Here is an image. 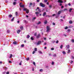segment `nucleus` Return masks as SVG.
Segmentation results:
<instances>
[{
	"label": "nucleus",
	"mask_w": 74,
	"mask_h": 74,
	"mask_svg": "<svg viewBox=\"0 0 74 74\" xmlns=\"http://www.w3.org/2000/svg\"><path fill=\"white\" fill-rule=\"evenodd\" d=\"M51 64H52V65L54 64V62H52L51 63Z\"/></svg>",
	"instance_id": "45"
},
{
	"label": "nucleus",
	"mask_w": 74,
	"mask_h": 74,
	"mask_svg": "<svg viewBox=\"0 0 74 74\" xmlns=\"http://www.w3.org/2000/svg\"><path fill=\"white\" fill-rule=\"evenodd\" d=\"M68 5L69 6H70V5H71V4L69 3Z\"/></svg>",
	"instance_id": "57"
},
{
	"label": "nucleus",
	"mask_w": 74,
	"mask_h": 74,
	"mask_svg": "<svg viewBox=\"0 0 74 74\" xmlns=\"http://www.w3.org/2000/svg\"><path fill=\"white\" fill-rule=\"evenodd\" d=\"M59 42V41H58V40H57V41H56V43L57 44V43H58Z\"/></svg>",
	"instance_id": "52"
},
{
	"label": "nucleus",
	"mask_w": 74,
	"mask_h": 74,
	"mask_svg": "<svg viewBox=\"0 0 74 74\" xmlns=\"http://www.w3.org/2000/svg\"><path fill=\"white\" fill-rule=\"evenodd\" d=\"M15 18L13 17L12 19H11V21L12 22V21H14V18Z\"/></svg>",
	"instance_id": "17"
},
{
	"label": "nucleus",
	"mask_w": 74,
	"mask_h": 74,
	"mask_svg": "<svg viewBox=\"0 0 74 74\" xmlns=\"http://www.w3.org/2000/svg\"><path fill=\"white\" fill-rule=\"evenodd\" d=\"M47 32H49L51 30V28L47 26Z\"/></svg>",
	"instance_id": "1"
},
{
	"label": "nucleus",
	"mask_w": 74,
	"mask_h": 74,
	"mask_svg": "<svg viewBox=\"0 0 74 74\" xmlns=\"http://www.w3.org/2000/svg\"><path fill=\"white\" fill-rule=\"evenodd\" d=\"M69 23H70V24H71V23H72L73 22H72V21H69Z\"/></svg>",
	"instance_id": "18"
},
{
	"label": "nucleus",
	"mask_w": 74,
	"mask_h": 74,
	"mask_svg": "<svg viewBox=\"0 0 74 74\" xmlns=\"http://www.w3.org/2000/svg\"><path fill=\"white\" fill-rule=\"evenodd\" d=\"M31 39L32 40H34V38L33 37H31Z\"/></svg>",
	"instance_id": "27"
},
{
	"label": "nucleus",
	"mask_w": 74,
	"mask_h": 74,
	"mask_svg": "<svg viewBox=\"0 0 74 74\" xmlns=\"http://www.w3.org/2000/svg\"><path fill=\"white\" fill-rule=\"evenodd\" d=\"M60 48L61 49H62V48H63V45H61L60 47Z\"/></svg>",
	"instance_id": "38"
},
{
	"label": "nucleus",
	"mask_w": 74,
	"mask_h": 74,
	"mask_svg": "<svg viewBox=\"0 0 74 74\" xmlns=\"http://www.w3.org/2000/svg\"><path fill=\"white\" fill-rule=\"evenodd\" d=\"M67 31H68V32H71V30H70V29H68L67 30Z\"/></svg>",
	"instance_id": "31"
},
{
	"label": "nucleus",
	"mask_w": 74,
	"mask_h": 74,
	"mask_svg": "<svg viewBox=\"0 0 74 74\" xmlns=\"http://www.w3.org/2000/svg\"><path fill=\"white\" fill-rule=\"evenodd\" d=\"M47 21H45L44 22V23H45V24H47Z\"/></svg>",
	"instance_id": "14"
},
{
	"label": "nucleus",
	"mask_w": 74,
	"mask_h": 74,
	"mask_svg": "<svg viewBox=\"0 0 74 74\" xmlns=\"http://www.w3.org/2000/svg\"><path fill=\"white\" fill-rule=\"evenodd\" d=\"M24 5H21V6H20V7H24Z\"/></svg>",
	"instance_id": "40"
},
{
	"label": "nucleus",
	"mask_w": 74,
	"mask_h": 74,
	"mask_svg": "<svg viewBox=\"0 0 74 74\" xmlns=\"http://www.w3.org/2000/svg\"><path fill=\"white\" fill-rule=\"evenodd\" d=\"M29 60V58H27V60Z\"/></svg>",
	"instance_id": "49"
},
{
	"label": "nucleus",
	"mask_w": 74,
	"mask_h": 74,
	"mask_svg": "<svg viewBox=\"0 0 74 74\" xmlns=\"http://www.w3.org/2000/svg\"><path fill=\"white\" fill-rule=\"evenodd\" d=\"M52 5H49V8H52Z\"/></svg>",
	"instance_id": "37"
},
{
	"label": "nucleus",
	"mask_w": 74,
	"mask_h": 74,
	"mask_svg": "<svg viewBox=\"0 0 74 74\" xmlns=\"http://www.w3.org/2000/svg\"><path fill=\"white\" fill-rule=\"evenodd\" d=\"M61 12H62V11H60L58 12V14H60V13H61Z\"/></svg>",
	"instance_id": "16"
},
{
	"label": "nucleus",
	"mask_w": 74,
	"mask_h": 74,
	"mask_svg": "<svg viewBox=\"0 0 74 74\" xmlns=\"http://www.w3.org/2000/svg\"><path fill=\"white\" fill-rule=\"evenodd\" d=\"M44 40H46V38H44Z\"/></svg>",
	"instance_id": "64"
},
{
	"label": "nucleus",
	"mask_w": 74,
	"mask_h": 74,
	"mask_svg": "<svg viewBox=\"0 0 74 74\" xmlns=\"http://www.w3.org/2000/svg\"><path fill=\"white\" fill-rule=\"evenodd\" d=\"M37 9H38V12H41V10H40V9H39V7H38L37 8Z\"/></svg>",
	"instance_id": "7"
},
{
	"label": "nucleus",
	"mask_w": 74,
	"mask_h": 74,
	"mask_svg": "<svg viewBox=\"0 0 74 74\" xmlns=\"http://www.w3.org/2000/svg\"><path fill=\"white\" fill-rule=\"evenodd\" d=\"M63 7H64V6H62L61 7V8H63Z\"/></svg>",
	"instance_id": "63"
},
{
	"label": "nucleus",
	"mask_w": 74,
	"mask_h": 74,
	"mask_svg": "<svg viewBox=\"0 0 74 74\" xmlns=\"http://www.w3.org/2000/svg\"><path fill=\"white\" fill-rule=\"evenodd\" d=\"M52 43H54V42H55V41H52Z\"/></svg>",
	"instance_id": "54"
},
{
	"label": "nucleus",
	"mask_w": 74,
	"mask_h": 74,
	"mask_svg": "<svg viewBox=\"0 0 74 74\" xmlns=\"http://www.w3.org/2000/svg\"><path fill=\"white\" fill-rule=\"evenodd\" d=\"M71 41L72 42H74V39H72L71 40Z\"/></svg>",
	"instance_id": "24"
},
{
	"label": "nucleus",
	"mask_w": 74,
	"mask_h": 74,
	"mask_svg": "<svg viewBox=\"0 0 74 74\" xmlns=\"http://www.w3.org/2000/svg\"><path fill=\"white\" fill-rule=\"evenodd\" d=\"M52 24L53 25H55V23H52Z\"/></svg>",
	"instance_id": "50"
},
{
	"label": "nucleus",
	"mask_w": 74,
	"mask_h": 74,
	"mask_svg": "<svg viewBox=\"0 0 74 74\" xmlns=\"http://www.w3.org/2000/svg\"><path fill=\"white\" fill-rule=\"evenodd\" d=\"M40 37V34H38V36H36L37 38H39Z\"/></svg>",
	"instance_id": "11"
},
{
	"label": "nucleus",
	"mask_w": 74,
	"mask_h": 74,
	"mask_svg": "<svg viewBox=\"0 0 74 74\" xmlns=\"http://www.w3.org/2000/svg\"><path fill=\"white\" fill-rule=\"evenodd\" d=\"M68 29V27H65V29Z\"/></svg>",
	"instance_id": "42"
},
{
	"label": "nucleus",
	"mask_w": 74,
	"mask_h": 74,
	"mask_svg": "<svg viewBox=\"0 0 74 74\" xmlns=\"http://www.w3.org/2000/svg\"><path fill=\"white\" fill-rule=\"evenodd\" d=\"M20 28L21 29V30H23V26H20Z\"/></svg>",
	"instance_id": "6"
},
{
	"label": "nucleus",
	"mask_w": 74,
	"mask_h": 74,
	"mask_svg": "<svg viewBox=\"0 0 74 74\" xmlns=\"http://www.w3.org/2000/svg\"><path fill=\"white\" fill-rule=\"evenodd\" d=\"M48 1V0H44V1L45 3H47V1Z\"/></svg>",
	"instance_id": "29"
},
{
	"label": "nucleus",
	"mask_w": 74,
	"mask_h": 74,
	"mask_svg": "<svg viewBox=\"0 0 74 74\" xmlns=\"http://www.w3.org/2000/svg\"><path fill=\"white\" fill-rule=\"evenodd\" d=\"M39 13L38 12H36L35 14H36V15H37V14H38Z\"/></svg>",
	"instance_id": "34"
},
{
	"label": "nucleus",
	"mask_w": 74,
	"mask_h": 74,
	"mask_svg": "<svg viewBox=\"0 0 74 74\" xmlns=\"http://www.w3.org/2000/svg\"><path fill=\"white\" fill-rule=\"evenodd\" d=\"M9 63H12V62L11 61H9Z\"/></svg>",
	"instance_id": "46"
},
{
	"label": "nucleus",
	"mask_w": 74,
	"mask_h": 74,
	"mask_svg": "<svg viewBox=\"0 0 74 74\" xmlns=\"http://www.w3.org/2000/svg\"><path fill=\"white\" fill-rule=\"evenodd\" d=\"M41 41H38L37 43V44L36 45H39V44H41Z\"/></svg>",
	"instance_id": "5"
},
{
	"label": "nucleus",
	"mask_w": 74,
	"mask_h": 74,
	"mask_svg": "<svg viewBox=\"0 0 74 74\" xmlns=\"http://www.w3.org/2000/svg\"><path fill=\"white\" fill-rule=\"evenodd\" d=\"M67 9H64V11H66V10H67Z\"/></svg>",
	"instance_id": "56"
},
{
	"label": "nucleus",
	"mask_w": 74,
	"mask_h": 74,
	"mask_svg": "<svg viewBox=\"0 0 74 74\" xmlns=\"http://www.w3.org/2000/svg\"><path fill=\"white\" fill-rule=\"evenodd\" d=\"M9 73L10 72H6V74H9Z\"/></svg>",
	"instance_id": "51"
},
{
	"label": "nucleus",
	"mask_w": 74,
	"mask_h": 74,
	"mask_svg": "<svg viewBox=\"0 0 74 74\" xmlns=\"http://www.w3.org/2000/svg\"><path fill=\"white\" fill-rule=\"evenodd\" d=\"M12 15L11 14H10L9 15V18H11V17H12Z\"/></svg>",
	"instance_id": "10"
},
{
	"label": "nucleus",
	"mask_w": 74,
	"mask_h": 74,
	"mask_svg": "<svg viewBox=\"0 0 74 74\" xmlns=\"http://www.w3.org/2000/svg\"><path fill=\"white\" fill-rule=\"evenodd\" d=\"M13 4L14 5H15V4H16V2H14L13 3Z\"/></svg>",
	"instance_id": "33"
},
{
	"label": "nucleus",
	"mask_w": 74,
	"mask_h": 74,
	"mask_svg": "<svg viewBox=\"0 0 74 74\" xmlns=\"http://www.w3.org/2000/svg\"><path fill=\"white\" fill-rule=\"evenodd\" d=\"M51 50H54V48H51Z\"/></svg>",
	"instance_id": "48"
},
{
	"label": "nucleus",
	"mask_w": 74,
	"mask_h": 74,
	"mask_svg": "<svg viewBox=\"0 0 74 74\" xmlns=\"http://www.w3.org/2000/svg\"><path fill=\"white\" fill-rule=\"evenodd\" d=\"M43 71V70H42V69H41L40 70V72H42V71Z\"/></svg>",
	"instance_id": "39"
},
{
	"label": "nucleus",
	"mask_w": 74,
	"mask_h": 74,
	"mask_svg": "<svg viewBox=\"0 0 74 74\" xmlns=\"http://www.w3.org/2000/svg\"><path fill=\"white\" fill-rule=\"evenodd\" d=\"M66 47H67V48L69 49V48H70V46L69 45H67L66 46Z\"/></svg>",
	"instance_id": "12"
},
{
	"label": "nucleus",
	"mask_w": 74,
	"mask_h": 74,
	"mask_svg": "<svg viewBox=\"0 0 74 74\" xmlns=\"http://www.w3.org/2000/svg\"><path fill=\"white\" fill-rule=\"evenodd\" d=\"M12 57V54H10V58H11Z\"/></svg>",
	"instance_id": "30"
},
{
	"label": "nucleus",
	"mask_w": 74,
	"mask_h": 74,
	"mask_svg": "<svg viewBox=\"0 0 74 74\" xmlns=\"http://www.w3.org/2000/svg\"><path fill=\"white\" fill-rule=\"evenodd\" d=\"M45 15H46V12H44L43 13V16H45Z\"/></svg>",
	"instance_id": "13"
},
{
	"label": "nucleus",
	"mask_w": 74,
	"mask_h": 74,
	"mask_svg": "<svg viewBox=\"0 0 74 74\" xmlns=\"http://www.w3.org/2000/svg\"><path fill=\"white\" fill-rule=\"evenodd\" d=\"M46 44H47V43H46V42L44 43V45H46Z\"/></svg>",
	"instance_id": "60"
},
{
	"label": "nucleus",
	"mask_w": 74,
	"mask_h": 74,
	"mask_svg": "<svg viewBox=\"0 0 74 74\" xmlns=\"http://www.w3.org/2000/svg\"><path fill=\"white\" fill-rule=\"evenodd\" d=\"M23 11H26V12L27 14H28L29 12V10L27 9L26 8H24L23 10Z\"/></svg>",
	"instance_id": "2"
},
{
	"label": "nucleus",
	"mask_w": 74,
	"mask_h": 74,
	"mask_svg": "<svg viewBox=\"0 0 74 74\" xmlns=\"http://www.w3.org/2000/svg\"><path fill=\"white\" fill-rule=\"evenodd\" d=\"M36 35H37V33L36 32L34 34V36H36Z\"/></svg>",
	"instance_id": "36"
},
{
	"label": "nucleus",
	"mask_w": 74,
	"mask_h": 74,
	"mask_svg": "<svg viewBox=\"0 0 74 74\" xmlns=\"http://www.w3.org/2000/svg\"><path fill=\"white\" fill-rule=\"evenodd\" d=\"M41 23V22L39 21L38 23H36L37 25H39V24H40Z\"/></svg>",
	"instance_id": "19"
},
{
	"label": "nucleus",
	"mask_w": 74,
	"mask_h": 74,
	"mask_svg": "<svg viewBox=\"0 0 74 74\" xmlns=\"http://www.w3.org/2000/svg\"><path fill=\"white\" fill-rule=\"evenodd\" d=\"M62 53L64 54V55H65V54H66V52H65L64 51H63L62 52Z\"/></svg>",
	"instance_id": "26"
},
{
	"label": "nucleus",
	"mask_w": 74,
	"mask_h": 74,
	"mask_svg": "<svg viewBox=\"0 0 74 74\" xmlns=\"http://www.w3.org/2000/svg\"><path fill=\"white\" fill-rule=\"evenodd\" d=\"M53 56H54V57H56V54H54L53 55Z\"/></svg>",
	"instance_id": "20"
},
{
	"label": "nucleus",
	"mask_w": 74,
	"mask_h": 74,
	"mask_svg": "<svg viewBox=\"0 0 74 74\" xmlns=\"http://www.w3.org/2000/svg\"><path fill=\"white\" fill-rule=\"evenodd\" d=\"M16 16H17L18 15V13L17 12H16Z\"/></svg>",
	"instance_id": "47"
},
{
	"label": "nucleus",
	"mask_w": 74,
	"mask_h": 74,
	"mask_svg": "<svg viewBox=\"0 0 74 74\" xmlns=\"http://www.w3.org/2000/svg\"><path fill=\"white\" fill-rule=\"evenodd\" d=\"M36 17H34L33 18V19H34V20H35V19H36Z\"/></svg>",
	"instance_id": "58"
},
{
	"label": "nucleus",
	"mask_w": 74,
	"mask_h": 74,
	"mask_svg": "<svg viewBox=\"0 0 74 74\" xmlns=\"http://www.w3.org/2000/svg\"><path fill=\"white\" fill-rule=\"evenodd\" d=\"M39 1H40V0H37V2H39Z\"/></svg>",
	"instance_id": "59"
},
{
	"label": "nucleus",
	"mask_w": 74,
	"mask_h": 74,
	"mask_svg": "<svg viewBox=\"0 0 74 74\" xmlns=\"http://www.w3.org/2000/svg\"><path fill=\"white\" fill-rule=\"evenodd\" d=\"M38 52L39 53H40V54H42V52H41V51H38Z\"/></svg>",
	"instance_id": "21"
},
{
	"label": "nucleus",
	"mask_w": 74,
	"mask_h": 74,
	"mask_svg": "<svg viewBox=\"0 0 74 74\" xmlns=\"http://www.w3.org/2000/svg\"><path fill=\"white\" fill-rule=\"evenodd\" d=\"M21 47H24V45H23V44L22 45H21Z\"/></svg>",
	"instance_id": "43"
},
{
	"label": "nucleus",
	"mask_w": 74,
	"mask_h": 74,
	"mask_svg": "<svg viewBox=\"0 0 74 74\" xmlns=\"http://www.w3.org/2000/svg\"><path fill=\"white\" fill-rule=\"evenodd\" d=\"M23 21L24 22H25V23H27V22L26 21V20H24Z\"/></svg>",
	"instance_id": "28"
},
{
	"label": "nucleus",
	"mask_w": 74,
	"mask_h": 74,
	"mask_svg": "<svg viewBox=\"0 0 74 74\" xmlns=\"http://www.w3.org/2000/svg\"><path fill=\"white\" fill-rule=\"evenodd\" d=\"M56 15V14H53V15L52 16H55Z\"/></svg>",
	"instance_id": "53"
},
{
	"label": "nucleus",
	"mask_w": 74,
	"mask_h": 74,
	"mask_svg": "<svg viewBox=\"0 0 74 74\" xmlns=\"http://www.w3.org/2000/svg\"><path fill=\"white\" fill-rule=\"evenodd\" d=\"M73 10V9H71V8H70L69 9V11L70 12H71V10Z\"/></svg>",
	"instance_id": "15"
},
{
	"label": "nucleus",
	"mask_w": 74,
	"mask_h": 74,
	"mask_svg": "<svg viewBox=\"0 0 74 74\" xmlns=\"http://www.w3.org/2000/svg\"><path fill=\"white\" fill-rule=\"evenodd\" d=\"M22 4V3H19V5H20V7H21V6L22 5H21Z\"/></svg>",
	"instance_id": "41"
},
{
	"label": "nucleus",
	"mask_w": 74,
	"mask_h": 74,
	"mask_svg": "<svg viewBox=\"0 0 74 74\" xmlns=\"http://www.w3.org/2000/svg\"><path fill=\"white\" fill-rule=\"evenodd\" d=\"M34 50L35 51H37V48H35L34 49Z\"/></svg>",
	"instance_id": "25"
},
{
	"label": "nucleus",
	"mask_w": 74,
	"mask_h": 74,
	"mask_svg": "<svg viewBox=\"0 0 74 74\" xmlns=\"http://www.w3.org/2000/svg\"><path fill=\"white\" fill-rule=\"evenodd\" d=\"M7 32L8 33H10V30H8L7 31Z\"/></svg>",
	"instance_id": "22"
},
{
	"label": "nucleus",
	"mask_w": 74,
	"mask_h": 74,
	"mask_svg": "<svg viewBox=\"0 0 74 74\" xmlns=\"http://www.w3.org/2000/svg\"><path fill=\"white\" fill-rule=\"evenodd\" d=\"M70 52V49H69L68 52V53H69Z\"/></svg>",
	"instance_id": "44"
},
{
	"label": "nucleus",
	"mask_w": 74,
	"mask_h": 74,
	"mask_svg": "<svg viewBox=\"0 0 74 74\" xmlns=\"http://www.w3.org/2000/svg\"><path fill=\"white\" fill-rule=\"evenodd\" d=\"M73 63V61H72L71 62V63Z\"/></svg>",
	"instance_id": "62"
},
{
	"label": "nucleus",
	"mask_w": 74,
	"mask_h": 74,
	"mask_svg": "<svg viewBox=\"0 0 74 74\" xmlns=\"http://www.w3.org/2000/svg\"><path fill=\"white\" fill-rule=\"evenodd\" d=\"M20 32H21V30H18V31H17V33L18 34H19Z\"/></svg>",
	"instance_id": "8"
},
{
	"label": "nucleus",
	"mask_w": 74,
	"mask_h": 74,
	"mask_svg": "<svg viewBox=\"0 0 74 74\" xmlns=\"http://www.w3.org/2000/svg\"><path fill=\"white\" fill-rule=\"evenodd\" d=\"M13 44L15 45H16L17 44V42L16 41H14L13 42Z\"/></svg>",
	"instance_id": "9"
},
{
	"label": "nucleus",
	"mask_w": 74,
	"mask_h": 74,
	"mask_svg": "<svg viewBox=\"0 0 74 74\" xmlns=\"http://www.w3.org/2000/svg\"><path fill=\"white\" fill-rule=\"evenodd\" d=\"M40 5L41 6V7H45V5L43 4L42 3H40Z\"/></svg>",
	"instance_id": "3"
},
{
	"label": "nucleus",
	"mask_w": 74,
	"mask_h": 74,
	"mask_svg": "<svg viewBox=\"0 0 74 74\" xmlns=\"http://www.w3.org/2000/svg\"><path fill=\"white\" fill-rule=\"evenodd\" d=\"M33 64L36 66V63L34 62H33Z\"/></svg>",
	"instance_id": "32"
},
{
	"label": "nucleus",
	"mask_w": 74,
	"mask_h": 74,
	"mask_svg": "<svg viewBox=\"0 0 74 74\" xmlns=\"http://www.w3.org/2000/svg\"><path fill=\"white\" fill-rule=\"evenodd\" d=\"M34 53H35V51H33V54H34Z\"/></svg>",
	"instance_id": "55"
},
{
	"label": "nucleus",
	"mask_w": 74,
	"mask_h": 74,
	"mask_svg": "<svg viewBox=\"0 0 74 74\" xmlns=\"http://www.w3.org/2000/svg\"><path fill=\"white\" fill-rule=\"evenodd\" d=\"M71 58V59H74V56H72Z\"/></svg>",
	"instance_id": "35"
},
{
	"label": "nucleus",
	"mask_w": 74,
	"mask_h": 74,
	"mask_svg": "<svg viewBox=\"0 0 74 74\" xmlns=\"http://www.w3.org/2000/svg\"><path fill=\"white\" fill-rule=\"evenodd\" d=\"M58 3H62L63 1H62V0H58Z\"/></svg>",
	"instance_id": "4"
},
{
	"label": "nucleus",
	"mask_w": 74,
	"mask_h": 74,
	"mask_svg": "<svg viewBox=\"0 0 74 74\" xmlns=\"http://www.w3.org/2000/svg\"><path fill=\"white\" fill-rule=\"evenodd\" d=\"M29 37H30V36L28 35H27V38H29Z\"/></svg>",
	"instance_id": "23"
},
{
	"label": "nucleus",
	"mask_w": 74,
	"mask_h": 74,
	"mask_svg": "<svg viewBox=\"0 0 74 74\" xmlns=\"http://www.w3.org/2000/svg\"><path fill=\"white\" fill-rule=\"evenodd\" d=\"M59 4L60 6H61V5H62V3H59Z\"/></svg>",
	"instance_id": "61"
}]
</instances>
